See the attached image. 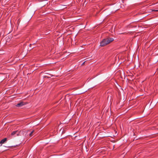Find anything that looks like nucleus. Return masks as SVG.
<instances>
[{"mask_svg": "<svg viewBox=\"0 0 158 158\" xmlns=\"http://www.w3.org/2000/svg\"><path fill=\"white\" fill-rule=\"evenodd\" d=\"M114 40V39L112 38H108L105 39H103L101 42L100 46L102 47L104 46L109 44Z\"/></svg>", "mask_w": 158, "mask_h": 158, "instance_id": "f257e3e1", "label": "nucleus"}, {"mask_svg": "<svg viewBox=\"0 0 158 158\" xmlns=\"http://www.w3.org/2000/svg\"><path fill=\"white\" fill-rule=\"evenodd\" d=\"M25 104H26V103L25 102H21L16 105V106L18 107H21Z\"/></svg>", "mask_w": 158, "mask_h": 158, "instance_id": "f03ea898", "label": "nucleus"}, {"mask_svg": "<svg viewBox=\"0 0 158 158\" xmlns=\"http://www.w3.org/2000/svg\"><path fill=\"white\" fill-rule=\"evenodd\" d=\"M6 140L7 139L6 138H5L4 139L1 140L0 142V146H2V144L5 143V142H6Z\"/></svg>", "mask_w": 158, "mask_h": 158, "instance_id": "7ed1b4c3", "label": "nucleus"}, {"mask_svg": "<svg viewBox=\"0 0 158 158\" xmlns=\"http://www.w3.org/2000/svg\"><path fill=\"white\" fill-rule=\"evenodd\" d=\"M18 132V131H14L11 133V135H14L16 134V136H18L19 134Z\"/></svg>", "mask_w": 158, "mask_h": 158, "instance_id": "20e7f679", "label": "nucleus"}, {"mask_svg": "<svg viewBox=\"0 0 158 158\" xmlns=\"http://www.w3.org/2000/svg\"><path fill=\"white\" fill-rule=\"evenodd\" d=\"M34 130H33L32 131H31V132L29 134V136L31 137L32 136L33 133L34 132Z\"/></svg>", "mask_w": 158, "mask_h": 158, "instance_id": "39448f33", "label": "nucleus"}, {"mask_svg": "<svg viewBox=\"0 0 158 158\" xmlns=\"http://www.w3.org/2000/svg\"><path fill=\"white\" fill-rule=\"evenodd\" d=\"M154 11H158V10H153Z\"/></svg>", "mask_w": 158, "mask_h": 158, "instance_id": "423d86ee", "label": "nucleus"}, {"mask_svg": "<svg viewBox=\"0 0 158 158\" xmlns=\"http://www.w3.org/2000/svg\"><path fill=\"white\" fill-rule=\"evenodd\" d=\"M32 45V44H30V46L31 47V46Z\"/></svg>", "mask_w": 158, "mask_h": 158, "instance_id": "0eeeda50", "label": "nucleus"}, {"mask_svg": "<svg viewBox=\"0 0 158 158\" xmlns=\"http://www.w3.org/2000/svg\"><path fill=\"white\" fill-rule=\"evenodd\" d=\"M85 62H84L83 63V64H84V63H85Z\"/></svg>", "mask_w": 158, "mask_h": 158, "instance_id": "6e6552de", "label": "nucleus"}]
</instances>
